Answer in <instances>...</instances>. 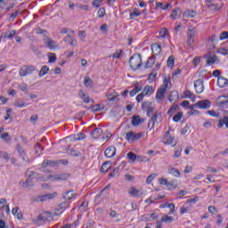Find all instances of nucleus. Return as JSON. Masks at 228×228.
I'll return each instance as SVG.
<instances>
[{"instance_id": "nucleus-59", "label": "nucleus", "mask_w": 228, "mask_h": 228, "mask_svg": "<svg viewBox=\"0 0 228 228\" xmlns=\"http://www.w3.org/2000/svg\"><path fill=\"white\" fill-rule=\"evenodd\" d=\"M181 152H183V148L175 150L174 153V158H181Z\"/></svg>"}, {"instance_id": "nucleus-62", "label": "nucleus", "mask_w": 228, "mask_h": 228, "mask_svg": "<svg viewBox=\"0 0 228 228\" xmlns=\"http://www.w3.org/2000/svg\"><path fill=\"white\" fill-rule=\"evenodd\" d=\"M101 3H102V0H94L93 1V6L94 8H100L101 7Z\"/></svg>"}, {"instance_id": "nucleus-43", "label": "nucleus", "mask_w": 228, "mask_h": 228, "mask_svg": "<svg viewBox=\"0 0 228 228\" xmlns=\"http://www.w3.org/2000/svg\"><path fill=\"white\" fill-rule=\"evenodd\" d=\"M97 15H98L99 19H102V17H104V15H106V8L101 7L98 10Z\"/></svg>"}, {"instance_id": "nucleus-19", "label": "nucleus", "mask_w": 228, "mask_h": 228, "mask_svg": "<svg viewBox=\"0 0 228 228\" xmlns=\"http://www.w3.org/2000/svg\"><path fill=\"white\" fill-rule=\"evenodd\" d=\"M141 94H144V97L145 95H152V94H154V88L151 86L147 85Z\"/></svg>"}, {"instance_id": "nucleus-28", "label": "nucleus", "mask_w": 228, "mask_h": 228, "mask_svg": "<svg viewBox=\"0 0 228 228\" xmlns=\"http://www.w3.org/2000/svg\"><path fill=\"white\" fill-rule=\"evenodd\" d=\"M25 175L31 180L38 177V173H35V171H31V170H27L25 173Z\"/></svg>"}, {"instance_id": "nucleus-16", "label": "nucleus", "mask_w": 228, "mask_h": 228, "mask_svg": "<svg viewBox=\"0 0 228 228\" xmlns=\"http://www.w3.org/2000/svg\"><path fill=\"white\" fill-rule=\"evenodd\" d=\"M106 97L110 102H115V101H118V93L115 91L108 92Z\"/></svg>"}, {"instance_id": "nucleus-61", "label": "nucleus", "mask_w": 228, "mask_h": 228, "mask_svg": "<svg viewBox=\"0 0 228 228\" xmlns=\"http://www.w3.org/2000/svg\"><path fill=\"white\" fill-rule=\"evenodd\" d=\"M174 63V56H169L167 59V67H173Z\"/></svg>"}, {"instance_id": "nucleus-21", "label": "nucleus", "mask_w": 228, "mask_h": 228, "mask_svg": "<svg viewBox=\"0 0 228 228\" xmlns=\"http://www.w3.org/2000/svg\"><path fill=\"white\" fill-rule=\"evenodd\" d=\"M181 17V9L175 8L172 11L170 18L173 19V20H177Z\"/></svg>"}, {"instance_id": "nucleus-51", "label": "nucleus", "mask_w": 228, "mask_h": 228, "mask_svg": "<svg viewBox=\"0 0 228 228\" xmlns=\"http://www.w3.org/2000/svg\"><path fill=\"white\" fill-rule=\"evenodd\" d=\"M183 118V112H178L173 117L175 122H179Z\"/></svg>"}, {"instance_id": "nucleus-44", "label": "nucleus", "mask_w": 228, "mask_h": 228, "mask_svg": "<svg viewBox=\"0 0 228 228\" xmlns=\"http://www.w3.org/2000/svg\"><path fill=\"white\" fill-rule=\"evenodd\" d=\"M101 110H104V105H102L101 103L94 105L92 108V110L94 112L101 111Z\"/></svg>"}, {"instance_id": "nucleus-26", "label": "nucleus", "mask_w": 228, "mask_h": 228, "mask_svg": "<svg viewBox=\"0 0 228 228\" xmlns=\"http://www.w3.org/2000/svg\"><path fill=\"white\" fill-rule=\"evenodd\" d=\"M126 156L130 160V163H134L136 159H140V156H137L133 151L128 152Z\"/></svg>"}, {"instance_id": "nucleus-3", "label": "nucleus", "mask_w": 228, "mask_h": 228, "mask_svg": "<svg viewBox=\"0 0 228 228\" xmlns=\"http://www.w3.org/2000/svg\"><path fill=\"white\" fill-rule=\"evenodd\" d=\"M197 33V28L190 27L187 31V45L191 47L195 43V35Z\"/></svg>"}, {"instance_id": "nucleus-25", "label": "nucleus", "mask_w": 228, "mask_h": 228, "mask_svg": "<svg viewBox=\"0 0 228 228\" xmlns=\"http://www.w3.org/2000/svg\"><path fill=\"white\" fill-rule=\"evenodd\" d=\"M74 197H76V193H74V191H66L63 195V199L65 200H72Z\"/></svg>"}, {"instance_id": "nucleus-48", "label": "nucleus", "mask_w": 228, "mask_h": 228, "mask_svg": "<svg viewBox=\"0 0 228 228\" xmlns=\"http://www.w3.org/2000/svg\"><path fill=\"white\" fill-rule=\"evenodd\" d=\"M14 106H16V108H24V106H27L26 102H20L19 100H16L14 102Z\"/></svg>"}, {"instance_id": "nucleus-5", "label": "nucleus", "mask_w": 228, "mask_h": 228, "mask_svg": "<svg viewBox=\"0 0 228 228\" xmlns=\"http://www.w3.org/2000/svg\"><path fill=\"white\" fill-rule=\"evenodd\" d=\"M57 192L46 193L41 196H37L35 198L36 202H46V200H53V199H56Z\"/></svg>"}, {"instance_id": "nucleus-46", "label": "nucleus", "mask_w": 228, "mask_h": 228, "mask_svg": "<svg viewBox=\"0 0 228 228\" xmlns=\"http://www.w3.org/2000/svg\"><path fill=\"white\" fill-rule=\"evenodd\" d=\"M4 37V38H9V40H12V38L15 37V30H11L9 32H6Z\"/></svg>"}, {"instance_id": "nucleus-23", "label": "nucleus", "mask_w": 228, "mask_h": 228, "mask_svg": "<svg viewBox=\"0 0 228 228\" xmlns=\"http://www.w3.org/2000/svg\"><path fill=\"white\" fill-rule=\"evenodd\" d=\"M217 85L220 88H224L226 85H228V79L224 77H218Z\"/></svg>"}, {"instance_id": "nucleus-39", "label": "nucleus", "mask_w": 228, "mask_h": 228, "mask_svg": "<svg viewBox=\"0 0 228 228\" xmlns=\"http://www.w3.org/2000/svg\"><path fill=\"white\" fill-rule=\"evenodd\" d=\"M169 174H171V175H174L175 177H181V172H179L178 169L175 167H171L169 169Z\"/></svg>"}, {"instance_id": "nucleus-15", "label": "nucleus", "mask_w": 228, "mask_h": 228, "mask_svg": "<svg viewBox=\"0 0 228 228\" xmlns=\"http://www.w3.org/2000/svg\"><path fill=\"white\" fill-rule=\"evenodd\" d=\"M104 154L106 158H113L117 154V148L115 146H110L105 150Z\"/></svg>"}, {"instance_id": "nucleus-14", "label": "nucleus", "mask_w": 228, "mask_h": 228, "mask_svg": "<svg viewBox=\"0 0 228 228\" xmlns=\"http://www.w3.org/2000/svg\"><path fill=\"white\" fill-rule=\"evenodd\" d=\"M198 108L200 110H208L211 108V102L209 100H201L198 102Z\"/></svg>"}, {"instance_id": "nucleus-8", "label": "nucleus", "mask_w": 228, "mask_h": 228, "mask_svg": "<svg viewBox=\"0 0 228 228\" xmlns=\"http://www.w3.org/2000/svg\"><path fill=\"white\" fill-rule=\"evenodd\" d=\"M64 42H69L71 47H76L77 45V40L74 38V30H70L69 34L64 37Z\"/></svg>"}, {"instance_id": "nucleus-17", "label": "nucleus", "mask_w": 228, "mask_h": 228, "mask_svg": "<svg viewBox=\"0 0 228 228\" xmlns=\"http://www.w3.org/2000/svg\"><path fill=\"white\" fill-rule=\"evenodd\" d=\"M151 52L153 53L152 56H158V54L161 53V45H159L158 43H153L151 45Z\"/></svg>"}, {"instance_id": "nucleus-11", "label": "nucleus", "mask_w": 228, "mask_h": 228, "mask_svg": "<svg viewBox=\"0 0 228 228\" xmlns=\"http://www.w3.org/2000/svg\"><path fill=\"white\" fill-rule=\"evenodd\" d=\"M78 96L80 97V99H82L83 102H85L86 104L90 103L91 101L92 102H94V100H92L88 95V94H86V92H85L83 89H80L78 91Z\"/></svg>"}, {"instance_id": "nucleus-6", "label": "nucleus", "mask_w": 228, "mask_h": 228, "mask_svg": "<svg viewBox=\"0 0 228 228\" xmlns=\"http://www.w3.org/2000/svg\"><path fill=\"white\" fill-rule=\"evenodd\" d=\"M43 40L45 47H48V49H58V45L56 44V41L51 39V37H47L46 35L43 37Z\"/></svg>"}, {"instance_id": "nucleus-53", "label": "nucleus", "mask_w": 228, "mask_h": 228, "mask_svg": "<svg viewBox=\"0 0 228 228\" xmlns=\"http://www.w3.org/2000/svg\"><path fill=\"white\" fill-rule=\"evenodd\" d=\"M69 154H70V156H74L75 158H79V156H81V152H79L78 151H76L74 149H71L69 151Z\"/></svg>"}, {"instance_id": "nucleus-60", "label": "nucleus", "mask_w": 228, "mask_h": 228, "mask_svg": "<svg viewBox=\"0 0 228 228\" xmlns=\"http://www.w3.org/2000/svg\"><path fill=\"white\" fill-rule=\"evenodd\" d=\"M185 99H191L193 97V93L190 90H186L184 93Z\"/></svg>"}, {"instance_id": "nucleus-7", "label": "nucleus", "mask_w": 228, "mask_h": 228, "mask_svg": "<svg viewBox=\"0 0 228 228\" xmlns=\"http://www.w3.org/2000/svg\"><path fill=\"white\" fill-rule=\"evenodd\" d=\"M142 136H143V134L142 133L134 134V132L129 131L128 133H126V139L127 140V142H138V140H140Z\"/></svg>"}, {"instance_id": "nucleus-18", "label": "nucleus", "mask_w": 228, "mask_h": 228, "mask_svg": "<svg viewBox=\"0 0 228 228\" xmlns=\"http://www.w3.org/2000/svg\"><path fill=\"white\" fill-rule=\"evenodd\" d=\"M207 6L213 12H218L222 8L218 4H213V0H207Z\"/></svg>"}, {"instance_id": "nucleus-29", "label": "nucleus", "mask_w": 228, "mask_h": 228, "mask_svg": "<svg viewBox=\"0 0 228 228\" xmlns=\"http://www.w3.org/2000/svg\"><path fill=\"white\" fill-rule=\"evenodd\" d=\"M142 122V118H140V116H134L132 118V125H134L135 127L140 126Z\"/></svg>"}, {"instance_id": "nucleus-63", "label": "nucleus", "mask_w": 228, "mask_h": 228, "mask_svg": "<svg viewBox=\"0 0 228 228\" xmlns=\"http://www.w3.org/2000/svg\"><path fill=\"white\" fill-rule=\"evenodd\" d=\"M86 138V135H85V134H83V133H78V134H77V137L75 138V140L79 141V140H85Z\"/></svg>"}, {"instance_id": "nucleus-34", "label": "nucleus", "mask_w": 228, "mask_h": 228, "mask_svg": "<svg viewBox=\"0 0 228 228\" xmlns=\"http://www.w3.org/2000/svg\"><path fill=\"white\" fill-rule=\"evenodd\" d=\"M41 181H58V175H50L46 178L40 177Z\"/></svg>"}, {"instance_id": "nucleus-47", "label": "nucleus", "mask_w": 228, "mask_h": 228, "mask_svg": "<svg viewBox=\"0 0 228 228\" xmlns=\"http://www.w3.org/2000/svg\"><path fill=\"white\" fill-rule=\"evenodd\" d=\"M164 208H168L170 209L169 215H172V213H174V210L175 209V206L172 203H166L164 205Z\"/></svg>"}, {"instance_id": "nucleus-24", "label": "nucleus", "mask_w": 228, "mask_h": 228, "mask_svg": "<svg viewBox=\"0 0 228 228\" xmlns=\"http://www.w3.org/2000/svg\"><path fill=\"white\" fill-rule=\"evenodd\" d=\"M168 101L170 102H174V101H179V92L177 91L171 92V94H169Z\"/></svg>"}, {"instance_id": "nucleus-41", "label": "nucleus", "mask_w": 228, "mask_h": 228, "mask_svg": "<svg viewBox=\"0 0 228 228\" xmlns=\"http://www.w3.org/2000/svg\"><path fill=\"white\" fill-rule=\"evenodd\" d=\"M160 222H165L166 224H172V222H174V217L170 216H164Z\"/></svg>"}, {"instance_id": "nucleus-49", "label": "nucleus", "mask_w": 228, "mask_h": 228, "mask_svg": "<svg viewBox=\"0 0 228 228\" xmlns=\"http://www.w3.org/2000/svg\"><path fill=\"white\" fill-rule=\"evenodd\" d=\"M49 63H54L56 61V53H48Z\"/></svg>"}, {"instance_id": "nucleus-2", "label": "nucleus", "mask_w": 228, "mask_h": 228, "mask_svg": "<svg viewBox=\"0 0 228 228\" xmlns=\"http://www.w3.org/2000/svg\"><path fill=\"white\" fill-rule=\"evenodd\" d=\"M167 88H168V80L167 78H165L164 85L157 90L156 99L159 102L165 99V92H167Z\"/></svg>"}, {"instance_id": "nucleus-20", "label": "nucleus", "mask_w": 228, "mask_h": 228, "mask_svg": "<svg viewBox=\"0 0 228 228\" xmlns=\"http://www.w3.org/2000/svg\"><path fill=\"white\" fill-rule=\"evenodd\" d=\"M205 58L207 60V65H213L216 61V55L215 54L211 56V54L207 53Z\"/></svg>"}, {"instance_id": "nucleus-35", "label": "nucleus", "mask_w": 228, "mask_h": 228, "mask_svg": "<svg viewBox=\"0 0 228 228\" xmlns=\"http://www.w3.org/2000/svg\"><path fill=\"white\" fill-rule=\"evenodd\" d=\"M18 152L20 157H22L23 161H26V151L22 147H20V144H17Z\"/></svg>"}, {"instance_id": "nucleus-37", "label": "nucleus", "mask_w": 228, "mask_h": 228, "mask_svg": "<svg viewBox=\"0 0 228 228\" xmlns=\"http://www.w3.org/2000/svg\"><path fill=\"white\" fill-rule=\"evenodd\" d=\"M177 110H179V105H173L168 110L167 115H169V117H172L174 115V113H175V111H177Z\"/></svg>"}, {"instance_id": "nucleus-64", "label": "nucleus", "mask_w": 228, "mask_h": 228, "mask_svg": "<svg viewBox=\"0 0 228 228\" xmlns=\"http://www.w3.org/2000/svg\"><path fill=\"white\" fill-rule=\"evenodd\" d=\"M208 211L211 213V215H216V213L218 212L215 206H209Z\"/></svg>"}, {"instance_id": "nucleus-4", "label": "nucleus", "mask_w": 228, "mask_h": 228, "mask_svg": "<svg viewBox=\"0 0 228 228\" xmlns=\"http://www.w3.org/2000/svg\"><path fill=\"white\" fill-rule=\"evenodd\" d=\"M37 70V68L33 65H24L20 69V77H25V76H28V74H33Z\"/></svg>"}, {"instance_id": "nucleus-33", "label": "nucleus", "mask_w": 228, "mask_h": 228, "mask_svg": "<svg viewBox=\"0 0 228 228\" xmlns=\"http://www.w3.org/2000/svg\"><path fill=\"white\" fill-rule=\"evenodd\" d=\"M49 72V68L47 67V65H45L41 68L38 76L39 77H44V76H45V74H47Z\"/></svg>"}, {"instance_id": "nucleus-36", "label": "nucleus", "mask_w": 228, "mask_h": 228, "mask_svg": "<svg viewBox=\"0 0 228 228\" xmlns=\"http://www.w3.org/2000/svg\"><path fill=\"white\" fill-rule=\"evenodd\" d=\"M58 181H67L69 179V177H70V175H69L68 173H61L58 174Z\"/></svg>"}, {"instance_id": "nucleus-56", "label": "nucleus", "mask_w": 228, "mask_h": 228, "mask_svg": "<svg viewBox=\"0 0 228 228\" xmlns=\"http://www.w3.org/2000/svg\"><path fill=\"white\" fill-rule=\"evenodd\" d=\"M151 107V102H142V110H147L150 109Z\"/></svg>"}, {"instance_id": "nucleus-40", "label": "nucleus", "mask_w": 228, "mask_h": 228, "mask_svg": "<svg viewBox=\"0 0 228 228\" xmlns=\"http://www.w3.org/2000/svg\"><path fill=\"white\" fill-rule=\"evenodd\" d=\"M42 151H44V147H42V144L37 142L35 146V152L37 156H40L42 154Z\"/></svg>"}, {"instance_id": "nucleus-31", "label": "nucleus", "mask_w": 228, "mask_h": 228, "mask_svg": "<svg viewBox=\"0 0 228 228\" xmlns=\"http://www.w3.org/2000/svg\"><path fill=\"white\" fill-rule=\"evenodd\" d=\"M154 63H156L155 57L154 56L150 57L145 64V69H151V67H152Z\"/></svg>"}, {"instance_id": "nucleus-30", "label": "nucleus", "mask_w": 228, "mask_h": 228, "mask_svg": "<svg viewBox=\"0 0 228 228\" xmlns=\"http://www.w3.org/2000/svg\"><path fill=\"white\" fill-rule=\"evenodd\" d=\"M42 167L45 168V167H56V162L49 159H45L43 161Z\"/></svg>"}, {"instance_id": "nucleus-45", "label": "nucleus", "mask_w": 228, "mask_h": 228, "mask_svg": "<svg viewBox=\"0 0 228 228\" xmlns=\"http://www.w3.org/2000/svg\"><path fill=\"white\" fill-rule=\"evenodd\" d=\"M76 6H77V8H78V10H84L85 12L90 11V6L84 5L83 4H77Z\"/></svg>"}, {"instance_id": "nucleus-57", "label": "nucleus", "mask_w": 228, "mask_h": 228, "mask_svg": "<svg viewBox=\"0 0 228 228\" xmlns=\"http://www.w3.org/2000/svg\"><path fill=\"white\" fill-rule=\"evenodd\" d=\"M228 38V31H224L220 34L219 39L220 40H226Z\"/></svg>"}, {"instance_id": "nucleus-27", "label": "nucleus", "mask_w": 228, "mask_h": 228, "mask_svg": "<svg viewBox=\"0 0 228 228\" xmlns=\"http://www.w3.org/2000/svg\"><path fill=\"white\" fill-rule=\"evenodd\" d=\"M224 125L228 129V117L227 116L224 117L223 119L219 120L217 126L219 128H222V127H224Z\"/></svg>"}, {"instance_id": "nucleus-58", "label": "nucleus", "mask_w": 228, "mask_h": 228, "mask_svg": "<svg viewBox=\"0 0 228 228\" xmlns=\"http://www.w3.org/2000/svg\"><path fill=\"white\" fill-rule=\"evenodd\" d=\"M141 12L138 11V9H134L133 13L130 14V18L134 19V17H140Z\"/></svg>"}, {"instance_id": "nucleus-55", "label": "nucleus", "mask_w": 228, "mask_h": 228, "mask_svg": "<svg viewBox=\"0 0 228 228\" xmlns=\"http://www.w3.org/2000/svg\"><path fill=\"white\" fill-rule=\"evenodd\" d=\"M154 179H156V174L150 175L146 179V183L151 184Z\"/></svg>"}, {"instance_id": "nucleus-22", "label": "nucleus", "mask_w": 228, "mask_h": 228, "mask_svg": "<svg viewBox=\"0 0 228 228\" xmlns=\"http://www.w3.org/2000/svg\"><path fill=\"white\" fill-rule=\"evenodd\" d=\"M93 138H94V140H97L99 138H101L102 134V129L101 128H94L93 130V132L91 133Z\"/></svg>"}, {"instance_id": "nucleus-52", "label": "nucleus", "mask_w": 228, "mask_h": 228, "mask_svg": "<svg viewBox=\"0 0 228 228\" xmlns=\"http://www.w3.org/2000/svg\"><path fill=\"white\" fill-rule=\"evenodd\" d=\"M92 78H90L89 77H86L85 80H84V85L85 86L88 87V86H92Z\"/></svg>"}, {"instance_id": "nucleus-10", "label": "nucleus", "mask_w": 228, "mask_h": 228, "mask_svg": "<svg viewBox=\"0 0 228 228\" xmlns=\"http://www.w3.org/2000/svg\"><path fill=\"white\" fill-rule=\"evenodd\" d=\"M158 120L161 122V114L159 112H155L148 123V128L154 129V124L158 122Z\"/></svg>"}, {"instance_id": "nucleus-1", "label": "nucleus", "mask_w": 228, "mask_h": 228, "mask_svg": "<svg viewBox=\"0 0 228 228\" xmlns=\"http://www.w3.org/2000/svg\"><path fill=\"white\" fill-rule=\"evenodd\" d=\"M129 64L132 70H138L142 67V55L140 53L134 54L129 60Z\"/></svg>"}, {"instance_id": "nucleus-13", "label": "nucleus", "mask_w": 228, "mask_h": 228, "mask_svg": "<svg viewBox=\"0 0 228 228\" xmlns=\"http://www.w3.org/2000/svg\"><path fill=\"white\" fill-rule=\"evenodd\" d=\"M194 87L196 89V94H202L204 92V81L202 79H198L194 82Z\"/></svg>"}, {"instance_id": "nucleus-12", "label": "nucleus", "mask_w": 228, "mask_h": 228, "mask_svg": "<svg viewBox=\"0 0 228 228\" xmlns=\"http://www.w3.org/2000/svg\"><path fill=\"white\" fill-rule=\"evenodd\" d=\"M159 184L167 186V188H174V189L177 188V186L175 185V182L174 181L169 182L168 180H167V178H160L159 180Z\"/></svg>"}, {"instance_id": "nucleus-50", "label": "nucleus", "mask_w": 228, "mask_h": 228, "mask_svg": "<svg viewBox=\"0 0 228 228\" xmlns=\"http://www.w3.org/2000/svg\"><path fill=\"white\" fill-rule=\"evenodd\" d=\"M0 158H3L4 159H5L6 161L10 160V155L8 154V152L6 151H0Z\"/></svg>"}, {"instance_id": "nucleus-38", "label": "nucleus", "mask_w": 228, "mask_h": 228, "mask_svg": "<svg viewBox=\"0 0 228 228\" xmlns=\"http://www.w3.org/2000/svg\"><path fill=\"white\" fill-rule=\"evenodd\" d=\"M195 15H197V12L193 10H189L183 12V17H188L191 19H193V17H195Z\"/></svg>"}, {"instance_id": "nucleus-9", "label": "nucleus", "mask_w": 228, "mask_h": 228, "mask_svg": "<svg viewBox=\"0 0 228 228\" xmlns=\"http://www.w3.org/2000/svg\"><path fill=\"white\" fill-rule=\"evenodd\" d=\"M164 143H166V145H171L172 147H175V145H177V142H175L174 137L170 136V131L166 132Z\"/></svg>"}, {"instance_id": "nucleus-54", "label": "nucleus", "mask_w": 228, "mask_h": 228, "mask_svg": "<svg viewBox=\"0 0 228 228\" xmlns=\"http://www.w3.org/2000/svg\"><path fill=\"white\" fill-rule=\"evenodd\" d=\"M1 138L2 140H4V142H10V140H12V138L10 137V134H8V132L2 134H1Z\"/></svg>"}, {"instance_id": "nucleus-42", "label": "nucleus", "mask_w": 228, "mask_h": 228, "mask_svg": "<svg viewBox=\"0 0 228 228\" xmlns=\"http://www.w3.org/2000/svg\"><path fill=\"white\" fill-rule=\"evenodd\" d=\"M129 193L132 197H140V191L136 190L134 187L131 188Z\"/></svg>"}, {"instance_id": "nucleus-32", "label": "nucleus", "mask_w": 228, "mask_h": 228, "mask_svg": "<svg viewBox=\"0 0 228 228\" xmlns=\"http://www.w3.org/2000/svg\"><path fill=\"white\" fill-rule=\"evenodd\" d=\"M111 168V162L110 161H106L105 163L102 164L101 167V172H108Z\"/></svg>"}]
</instances>
